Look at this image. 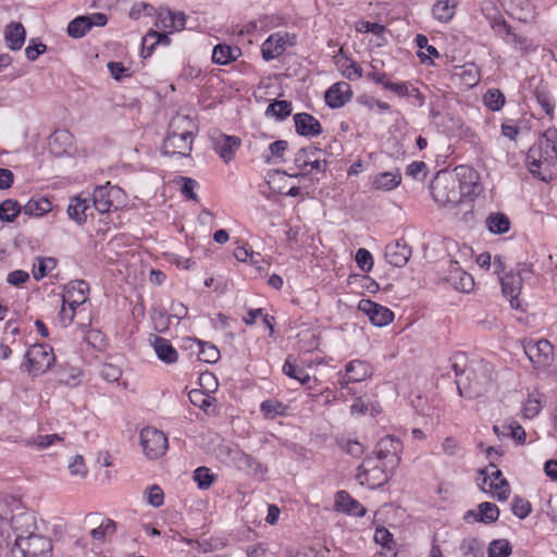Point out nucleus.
Listing matches in <instances>:
<instances>
[{"label": "nucleus", "instance_id": "f257e3e1", "mask_svg": "<svg viewBox=\"0 0 557 557\" xmlns=\"http://www.w3.org/2000/svg\"><path fill=\"white\" fill-rule=\"evenodd\" d=\"M475 178V172L465 165L457 166L453 172L441 171L430 184L432 198L438 206L454 207L474 193Z\"/></svg>", "mask_w": 557, "mask_h": 557}, {"label": "nucleus", "instance_id": "f03ea898", "mask_svg": "<svg viewBox=\"0 0 557 557\" xmlns=\"http://www.w3.org/2000/svg\"><path fill=\"white\" fill-rule=\"evenodd\" d=\"M197 132L198 126L194 119L182 114L173 116L163 141V153L188 157L193 150V141Z\"/></svg>", "mask_w": 557, "mask_h": 557}, {"label": "nucleus", "instance_id": "7ed1b4c3", "mask_svg": "<svg viewBox=\"0 0 557 557\" xmlns=\"http://www.w3.org/2000/svg\"><path fill=\"white\" fill-rule=\"evenodd\" d=\"M557 160V129H546L537 141L529 149L527 154V166L530 173L542 181L546 176L542 170L548 171Z\"/></svg>", "mask_w": 557, "mask_h": 557}, {"label": "nucleus", "instance_id": "20e7f679", "mask_svg": "<svg viewBox=\"0 0 557 557\" xmlns=\"http://www.w3.org/2000/svg\"><path fill=\"white\" fill-rule=\"evenodd\" d=\"M459 395L478 398L484 395L492 385V370L488 363L478 362L470 367L465 377L456 380Z\"/></svg>", "mask_w": 557, "mask_h": 557}, {"label": "nucleus", "instance_id": "39448f33", "mask_svg": "<svg viewBox=\"0 0 557 557\" xmlns=\"http://www.w3.org/2000/svg\"><path fill=\"white\" fill-rule=\"evenodd\" d=\"M294 163L299 172L289 174L292 177L324 174L329 166L326 153L314 146L300 148L295 154Z\"/></svg>", "mask_w": 557, "mask_h": 557}, {"label": "nucleus", "instance_id": "423d86ee", "mask_svg": "<svg viewBox=\"0 0 557 557\" xmlns=\"http://www.w3.org/2000/svg\"><path fill=\"white\" fill-rule=\"evenodd\" d=\"M8 548L10 557H52L51 540L36 533L15 537Z\"/></svg>", "mask_w": 557, "mask_h": 557}, {"label": "nucleus", "instance_id": "0eeeda50", "mask_svg": "<svg viewBox=\"0 0 557 557\" xmlns=\"http://www.w3.org/2000/svg\"><path fill=\"white\" fill-rule=\"evenodd\" d=\"M55 362L53 348L48 344H34L24 355L21 369L36 377L48 372Z\"/></svg>", "mask_w": 557, "mask_h": 557}, {"label": "nucleus", "instance_id": "6e6552de", "mask_svg": "<svg viewBox=\"0 0 557 557\" xmlns=\"http://www.w3.org/2000/svg\"><path fill=\"white\" fill-rule=\"evenodd\" d=\"M394 470L383 466V462L369 457L358 467L356 479L361 485L373 490L387 483Z\"/></svg>", "mask_w": 557, "mask_h": 557}, {"label": "nucleus", "instance_id": "1a4fd4ad", "mask_svg": "<svg viewBox=\"0 0 557 557\" xmlns=\"http://www.w3.org/2000/svg\"><path fill=\"white\" fill-rule=\"evenodd\" d=\"M525 356L535 369H542L550 364L554 358V347L547 339H528L522 342Z\"/></svg>", "mask_w": 557, "mask_h": 557}, {"label": "nucleus", "instance_id": "9d476101", "mask_svg": "<svg viewBox=\"0 0 557 557\" xmlns=\"http://www.w3.org/2000/svg\"><path fill=\"white\" fill-rule=\"evenodd\" d=\"M140 445L148 459H157L163 456L169 447L165 434L152 426L141 430Z\"/></svg>", "mask_w": 557, "mask_h": 557}, {"label": "nucleus", "instance_id": "9b49d317", "mask_svg": "<svg viewBox=\"0 0 557 557\" xmlns=\"http://www.w3.org/2000/svg\"><path fill=\"white\" fill-rule=\"evenodd\" d=\"M523 272L532 273L531 265L527 263H520L518 264L517 271H510L499 278L502 292L504 296L509 299L511 307L515 309L519 308L518 296L520 295L522 288L523 281L521 274Z\"/></svg>", "mask_w": 557, "mask_h": 557}, {"label": "nucleus", "instance_id": "f8f14e48", "mask_svg": "<svg viewBox=\"0 0 557 557\" xmlns=\"http://www.w3.org/2000/svg\"><path fill=\"white\" fill-rule=\"evenodd\" d=\"M401 450V441L393 435H387L376 443V460L383 462V466L389 469H396L400 462Z\"/></svg>", "mask_w": 557, "mask_h": 557}, {"label": "nucleus", "instance_id": "ddd939ff", "mask_svg": "<svg viewBox=\"0 0 557 557\" xmlns=\"http://www.w3.org/2000/svg\"><path fill=\"white\" fill-rule=\"evenodd\" d=\"M358 309L368 315L373 325L379 327L386 326L394 320V312L391 309L370 299H361Z\"/></svg>", "mask_w": 557, "mask_h": 557}, {"label": "nucleus", "instance_id": "4468645a", "mask_svg": "<svg viewBox=\"0 0 557 557\" xmlns=\"http://www.w3.org/2000/svg\"><path fill=\"white\" fill-rule=\"evenodd\" d=\"M294 37L285 33H274L270 35L261 46L262 58L271 61L282 55L286 47L293 45Z\"/></svg>", "mask_w": 557, "mask_h": 557}, {"label": "nucleus", "instance_id": "2eb2a0df", "mask_svg": "<svg viewBox=\"0 0 557 557\" xmlns=\"http://www.w3.org/2000/svg\"><path fill=\"white\" fill-rule=\"evenodd\" d=\"M371 367L368 362L356 359L345 366V375L339 380L342 388H348L349 383L364 381L371 375Z\"/></svg>", "mask_w": 557, "mask_h": 557}, {"label": "nucleus", "instance_id": "dca6fc26", "mask_svg": "<svg viewBox=\"0 0 557 557\" xmlns=\"http://www.w3.org/2000/svg\"><path fill=\"white\" fill-rule=\"evenodd\" d=\"M352 97V90L348 83L338 82L333 84L324 95L325 103L332 109L344 107Z\"/></svg>", "mask_w": 557, "mask_h": 557}, {"label": "nucleus", "instance_id": "f3484780", "mask_svg": "<svg viewBox=\"0 0 557 557\" xmlns=\"http://www.w3.org/2000/svg\"><path fill=\"white\" fill-rule=\"evenodd\" d=\"M293 119L295 131L299 136L312 138L321 135L323 132L319 120L309 113H296Z\"/></svg>", "mask_w": 557, "mask_h": 557}, {"label": "nucleus", "instance_id": "a211bd4d", "mask_svg": "<svg viewBox=\"0 0 557 557\" xmlns=\"http://www.w3.org/2000/svg\"><path fill=\"white\" fill-rule=\"evenodd\" d=\"M240 143V138L237 136L220 134L214 139L213 149L225 163H228L234 159L235 152L239 148Z\"/></svg>", "mask_w": 557, "mask_h": 557}, {"label": "nucleus", "instance_id": "6ab92c4d", "mask_svg": "<svg viewBox=\"0 0 557 557\" xmlns=\"http://www.w3.org/2000/svg\"><path fill=\"white\" fill-rule=\"evenodd\" d=\"M411 256V248L405 240L398 239L385 247L386 261L394 267H404Z\"/></svg>", "mask_w": 557, "mask_h": 557}, {"label": "nucleus", "instance_id": "aec40b11", "mask_svg": "<svg viewBox=\"0 0 557 557\" xmlns=\"http://www.w3.org/2000/svg\"><path fill=\"white\" fill-rule=\"evenodd\" d=\"M335 508L337 511L356 516L363 517L366 515L364 507L355 498H352L346 491H339L335 497Z\"/></svg>", "mask_w": 557, "mask_h": 557}, {"label": "nucleus", "instance_id": "412c9836", "mask_svg": "<svg viewBox=\"0 0 557 557\" xmlns=\"http://www.w3.org/2000/svg\"><path fill=\"white\" fill-rule=\"evenodd\" d=\"M89 286L83 280L72 281L64 287L63 301L85 304L88 299Z\"/></svg>", "mask_w": 557, "mask_h": 557}, {"label": "nucleus", "instance_id": "4be33fe9", "mask_svg": "<svg viewBox=\"0 0 557 557\" xmlns=\"http://www.w3.org/2000/svg\"><path fill=\"white\" fill-rule=\"evenodd\" d=\"M151 346L157 357L164 363H175L178 359L177 350L172 346L169 339L153 335Z\"/></svg>", "mask_w": 557, "mask_h": 557}, {"label": "nucleus", "instance_id": "5701e85b", "mask_svg": "<svg viewBox=\"0 0 557 557\" xmlns=\"http://www.w3.org/2000/svg\"><path fill=\"white\" fill-rule=\"evenodd\" d=\"M26 38V30L22 23L11 22L4 30V41L7 47L13 51L20 50Z\"/></svg>", "mask_w": 557, "mask_h": 557}, {"label": "nucleus", "instance_id": "b1692460", "mask_svg": "<svg viewBox=\"0 0 557 557\" xmlns=\"http://www.w3.org/2000/svg\"><path fill=\"white\" fill-rule=\"evenodd\" d=\"M459 3L460 0H434L432 16L441 23H448L455 16Z\"/></svg>", "mask_w": 557, "mask_h": 557}, {"label": "nucleus", "instance_id": "393cba45", "mask_svg": "<svg viewBox=\"0 0 557 557\" xmlns=\"http://www.w3.org/2000/svg\"><path fill=\"white\" fill-rule=\"evenodd\" d=\"M89 201V197H84L81 194L73 197L67 206L69 216L79 225L84 224L87 220V210L90 208Z\"/></svg>", "mask_w": 557, "mask_h": 557}, {"label": "nucleus", "instance_id": "a878e982", "mask_svg": "<svg viewBox=\"0 0 557 557\" xmlns=\"http://www.w3.org/2000/svg\"><path fill=\"white\" fill-rule=\"evenodd\" d=\"M473 517L475 521L485 524L495 522L499 517L498 507L490 502H483L478 506V511L469 510L466 512L465 519Z\"/></svg>", "mask_w": 557, "mask_h": 557}, {"label": "nucleus", "instance_id": "bb28decb", "mask_svg": "<svg viewBox=\"0 0 557 557\" xmlns=\"http://www.w3.org/2000/svg\"><path fill=\"white\" fill-rule=\"evenodd\" d=\"M73 145V135L67 129H57L49 138V148L57 156L66 153Z\"/></svg>", "mask_w": 557, "mask_h": 557}, {"label": "nucleus", "instance_id": "cd10ccee", "mask_svg": "<svg viewBox=\"0 0 557 557\" xmlns=\"http://www.w3.org/2000/svg\"><path fill=\"white\" fill-rule=\"evenodd\" d=\"M401 183V174L398 169L376 174L373 178V187L377 190H393Z\"/></svg>", "mask_w": 557, "mask_h": 557}, {"label": "nucleus", "instance_id": "c85d7f7f", "mask_svg": "<svg viewBox=\"0 0 557 557\" xmlns=\"http://www.w3.org/2000/svg\"><path fill=\"white\" fill-rule=\"evenodd\" d=\"M188 341L190 342V349H194V346L197 347V355L200 361L206 363H214L220 359V350L213 344L196 338H189Z\"/></svg>", "mask_w": 557, "mask_h": 557}, {"label": "nucleus", "instance_id": "c756f323", "mask_svg": "<svg viewBox=\"0 0 557 557\" xmlns=\"http://www.w3.org/2000/svg\"><path fill=\"white\" fill-rule=\"evenodd\" d=\"M109 185H110V183H107V185L97 186L94 189L92 203H94V208L99 213H107L110 211V209L112 207V200H111V196H110L112 188H110Z\"/></svg>", "mask_w": 557, "mask_h": 557}, {"label": "nucleus", "instance_id": "7c9ffc66", "mask_svg": "<svg viewBox=\"0 0 557 557\" xmlns=\"http://www.w3.org/2000/svg\"><path fill=\"white\" fill-rule=\"evenodd\" d=\"M239 54L240 50L237 47L232 48L231 46L219 44L213 48L212 62L226 65L235 61Z\"/></svg>", "mask_w": 557, "mask_h": 557}, {"label": "nucleus", "instance_id": "2f4dec72", "mask_svg": "<svg viewBox=\"0 0 557 557\" xmlns=\"http://www.w3.org/2000/svg\"><path fill=\"white\" fill-rule=\"evenodd\" d=\"M487 230L493 234H505L510 228L509 218L502 212H492L485 220Z\"/></svg>", "mask_w": 557, "mask_h": 557}, {"label": "nucleus", "instance_id": "473e14b6", "mask_svg": "<svg viewBox=\"0 0 557 557\" xmlns=\"http://www.w3.org/2000/svg\"><path fill=\"white\" fill-rule=\"evenodd\" d=\"M336 65L342 74L349 81H356L362 76L361 66L346 55L338 57L336 59Z\"/></svg>", "mask_w": 557, "mask_h": 557}, {"label": "nucleus", "instance_id": "72a5a7b5", "mask_svg": "<svg viewBox=\"0 0 557 557\" xmlns=\"http://www.w3.org/2000/svg\"><path fill=\"white\" fill-rule=\"evenodd\" d=\"M52 210V203L45 197L32 198L23 207V212L29 216H42Z\"/></svg>", "mask_w": 557, "mask_h": 557}, {"label": "nucleus", "instance_id": "f704fd0d", "mask_svg": "<svg viewBox=\"0 0 557 557\" xmlns=\"http://www.w3.org/2000/svg\"><path fill=\"white\" fill-rule=\"evenodd\" d=\"M260 411L267 419H274L286 414L287 406L276 399H268L261 403Z\"/></svg>", "mask_w": 557, "mask_h": 557}, {"label": "nucleus", "instance_id": "c9c22d12", "mask_svg": "<svg viewBox=\"0 0 557 557\" xmlns=\"http://www.w3.org/2000/svg\"><path fill=\"white\" fill-rule=\"evenodd\" d=\"M82 371L75 367H62L58 370V381L66 386H76L81 383Z\"/></svg>", "mask_w": 557, "mask_h": 557}, {"label": "nucleus", "instance_id": "e433bc0d", "mask_svg": "<svg viewBox=\"0 0 557 557\" xmlns=\"http://www.w3.org/2000/svg\"><path fill=\"white\" fill-rule=\"evenodd\" d=\"M158 21H161L164 27H172L180 30L185 27L186 17L182 12L173 13L168 10L158 14Z\"/></svg>", "mask_w": 557, "mask_h": 557}, {"label": "nucleus", "instance_id": "4c0bfd02", "mask_svg": "<svg viewBox=\"0 0 557 557\" xmlns=\"http://www.w3.org/2000/svg\"><path fill=\"white\" fill-rule=\"evenodd\" d=\"M292 113V102L287 100H274L271 102L265 111L267 115H271L282 121L289 116Z\"/></svg>", "mask_w": 557, "mask_h": 557}, {"label": "nucleus", "instance_id": "58836bf2", "mask_svg": "<svg viewBox=\"0 0 557 557\" xmlns=\"http://www.w3.org/2000/svg\"><path fill=\"white\" fill-rule=\"evenodd\" d=\"M90 30L87 16H77L67 25V34L72 38H82Z\"/></svg>", "mask_w": 557, "mask_h": 557}, {"label": "nucleus", "instance_id": "ea45409f", "mask_svg": "<svg viewBox=\"0 0 557 557\" xmlns=\"http://www.w3.org/2000/svg\"><path fill=\"white\" fill-rule=\"evenodd\" d=\"M21 211L22 207L16 200L5 199L0 203V220L13 222Z\"/></svg>", "mask_w": 557, "mask_h": 557}, {"label": "nucleus", "instance_id": "a19ab883", "mask_svg": "<svg viewBox=\"0 0 557 557\" xmlns=\"http://www.w3.org/2000/svg\"><path fill=\"white\" fill-rule=\"evenodd\" d=\"M450 284L456 289L462 293H469L472 290L474 286V281L471 274L467 273L463 270H457V272H455V276H453V282Z\"/></svg>", "mask_w": 557, "mask_h": 557}, {"label": "nucleus", "instance_id": "79ce46f5", "mask_svg": "<svg viewBox=\"0 0 557 557\" xmlns=\"http://www.w3.org/2000/svg\"><path fill=\"white\" fill-rule=\"evenodd\" d=\"M484 104L492 111H499L505 104V96L499 89H488L483 96Z\"/></svg>", "mask_w": 557, "mask_h": 557}, {"label": "nucleus", "instance_id": "37998d69", "mask_svg": "<svg viewBox=\"0 0 557 557\" xmlns=\"http://www.w3.org/2000/svg\"><path fill=\"white\" fill-rule=\"evenodd\" d=\"M194 481L197 483L199 490H208L215 480V475L211 473L207 467H198L194 471Z\"/></svg>", "mask_w": 557, "mask_h": 557}, {"label": "nucleus", "instance_id": "c03bdc74", "mask_svg": "<svg viewBox=\"0 0 557 557\" xmlns=\"http://www.w3.org/2000/svg\"><path fill=\"white\" fill-rule=\"evenodd\" d=\"M511 550L512 548L508 540H494L488 546V557H508Z\"/></svg>", "mask_w": 557, "mask_h": 557}, {"label": "nucleus", "instance_id": "a18cd8bd", "mask_svg": "<svg viewBox=\"0 0 557 557\" xmlns=\"http://www.w3.org/2000/svg\"><path fill=\"white\" fill-rule=\"evenodd\" d=\"M288 148V143L286 140L280 139L271 143L268 148V153L262 154V158L265 163H271L272 158L283 159L284 153Z\"/></svg>", "mask_w": 557, "mask_h": 557}, {"label": "nucleus", "instance_id": "49530a36", "mask_svg": "<svg viewBox=\"0 0 557 557\" xmlns=\"http://www.w3.org/2000/svg\"><path fill=\"white\" fill-rule=\"evenodd\" d=\"M283 373L300 384H306L310 381V375L302 368L294 366L289 359L285 360L283 364Z\"/></svg>", "mask_w": 557, "mask_h": 557}, {"label": "nucleus", "instance_id": "de8ad7c7", "mask_svg": "<svg viewBox=\"0 0 557 557\" xmlns=\"http://www.w3.org/2000/svg\"><path fill=\"white\" fill-rule=\"evenodd\" d=\"M488 484V492L492 496L500 502L506 500L510 495V486L506 479H500L499 482L491 481Z\"/></svg>", "mask_w": 557, "mask_h": 557}, {"label": "nucleus", "instance_id": "09e8293b", "mask_svg": "<svg viewBox=\"0 0 557 557\" xmlns=\"http://www.w3.org/2000/svg\"><path fill=\"white\" fill-rule=\"evenodd\" d=\"M116 531V523L112 519H106L98 528L90 531V536L95 541H103L107 535H112Z\"/></svg>", "mask_w": 557, "mask_h": 557}, {"label": "nucleus", "instance_id": "8fccbe9b", "mask_svg": "<svg viewBox=\"0 0 557 557\" xmlns=\"http://www.w3.org/2000/svg\"><path fill=\"white\" fill-rule=\"evenodd\" d=\"M450 368L454 370L457 380L465 377L470 368L466 367L467 356L463 352H456L449 359Z\"/></svg>", "mask_w": 557, "mask_h": 557}, {"label": "nucleus", "instance_id": "3c124183", "mask_svg": "<svg viewBox=\"0 0 557 557\" xmlns=\"http://www.w3.org/2000/svg\"><path fill=\"white\" fill-rule=\"evenodd\" d=\"M458 75L462 83L469 88L476 86L480 82L479 70L474 64L463 66Z\"/></svg>", "mask_w": 557, "mask_h": 557}, {"label": "nucleus", "instance_id": "603ef678", "mask_svg": "<svg viewBox=\"0 0 557 557\" xmlns=\"http://www.w3.org/2000/svg\"><path fill=\"white\" fill-rule=\"evenodd\" d=\"M416 44L417 46L422 50V49H425L426 50V53L420 51L418 53L420 60L422 62H425L426 59H430L431 57H436L438 58L440 57V53L438 51L436 50V48L434 46H431L429 45V40H428V37L425 35H422V34H418L416 36Z\"/></svg>", "mask_w": 557, "mask_h": 557}, {"label": "nucleus", "instance_id": "864d4df0", "mask_svg": "<svg viewBox=\"0 0 557 557\" xmlns=\"http://www.w3.org/2000/svg\"><path fill=\"white\" fill-rule=\"evenodd\" d=\"M531 504L525 498L515 496L511 504V510L519 519L527 518L531 512Z\"/></svg>", "mask_w": 557, "mask_h": 557}, {"label": "nucleus", "instance_id": "5fc2aeb1", "mask_svg": "<svg viewBox=\"0 0 557 557\" xmlns=\"http://www.w3.org/2000/svg\"><path fill=\"white\" fill-rule=\"evenodd\" d=\"M356 263L363 272H370L373 268V258L370 251L359 248L356 252Z\"/></svg>", "mask_w": 557, "mask_h": 557}, {"label": "nucleus", "instance_id": "6e6d98bb", "mask_svg": "<svg viewBox=\"0 0 557 557\" xmlns=\"http://www.w3.org/2000/svg\"><path fill=\"white\" fill-rule=\"evenodd\" d=\"M406 174L414 180L422 181L428 174V166L423 161H413L407 166Z\"/></svg>", "mask_w": 557, "mask_h": 557}, {"label": "nucleus", "instance_id": "4d7b16f0", "mask_svg": "<svg viewBox=\"0 0 557 557\" xmlns=\"http://www.w3.org/2000/svg\"><path fill=\"white\" fill-rule=\"evenodd\" d=\"M491 27L505 41L512 30L511 26L502 17L493 18L491 21Z\"/></svg>", "mask_w": 557, "mask_h": 557}, {"label": "nucleus", "instance_id": "13d9d810", "mask_svg": "<svg viewBox=\"0 0 557 557\" xmlns=\"http://www.w3.org/2000/svg\"><path fill=\"white\" fill-rule=\"evenodd\" d=\"M164 494L159 485H152L147 491V503L156 508L163 505Z\"/></svg>", "mask_w": 557, "mask_h": 557}, {"label": "nucleus", "instance_id": "bf43d9fd", "mask_svg": "<svg viewBox=\"0 0 557 557\" xmlns=\"http://www.w3.org/2000/svg\"><path fill=\"white\" fill-rule=\"evenodd\" d=\"M69 470L72 475L85 478L87 475L88 470L84 462L83 456L76 455L75 457H73L72 461L69 463Z\"/></svg>", "mask_w": 557, "mask_h": 557}, {"label": "nucleus", "instance_id": "052dcab7", "mask_svg": "<svg viewBox=\"0 0 557 557\" xmlns=\"http://www.w3.org/2000/svg\"><path fill=\"white\" fill-rule=\"evenodd\" d=\"M47 51V46L42 42H35V39L30 40V44L25 49V55L27 60L35 61L39 55Z\"/></svg>", "mask_w": 557, "mask_h": 557}, {"label": "nucleus", "instance_id": "680f3d73", "mask_svg": "<svg viewBox=\"0 0 557 557\" xmlns=\"http://www.w3.org/2000/svg\"><path fill=\"white\" fill-rule=\"evenodd\" d=\"M188 396L189 400L195 406H198L202 409H206L207 407L211 406L210 396L208 394H205L202 391L193 389Z\"/></svg>", "mask_w": 557, "mask_h": 557}, {"label": "nucleus", "instance_id": "e2e57ef3", "mask_svg": "<svg viewBox=\"0 0 557 557\" xmlns=\"http://www.w3.org/2000/svg\"><path fill=\"white\" fill-rule=\"evenodd\" d=\"M181 181L183 182L182 185V194L190 200H197V195L195 194V188L197 187L198 183L190 177L181 176Z\"/></svg>", "mask_w": 557, "mask_h": 557}, {"label": "nucleus", "instance_id": "0e129e2a", "mask_svg": "<svg viewBox=\"0 0 557 557\" xmlns=\"http://www.w3.org/2000/svg\"><path fill=\"white\" fill-rule=\"evenodd\" d=\"M57 442H63V438L58 434L38 435L33 440V443L39 448H47Z\"/></svg>", "mask_w": 557, "mask_h": 557}, {"label": "nucleus", "instance_id": "69168bd1", "mask_svg": "<svg viewBox=\"0 0 557 557\" xmlns=\"http://www.w3.org/2000/svg\"><path fill=\"white\" fill-rule=\"evenodd\" d=\"M153 12H154V8L151 4L146 3V2H139V3H135L132 7V9L129 11V17L133 20H137L140 17V15L143 13H145L147 15H151Z\"/></svg>", "mask_w": 557, "mask_h": 557}, {"label": "nucleus", "instance_id": "338daca9", "mask_svg": "<svg viewBox=\"0 0 557 557\" xmlns=\"http://www.w3.org/2000/svg\"><path fill=\"white\" fill-rule=\"evenodd\" d=\"M199 384L203 389L211 393L214 392L218 387V381L214 374L211 372L201 373L199 376Z\"/></svg>", "mask_w": 557, "mask_h": 557}, {"label": "nucleus", "instance_id": "774afa93", "mask_svg": "<svg viewBox=\"0 0 557 557\" xmlns=\"http://www.w3.org/2000/svg\"><path fill=\"white\" fill-rule=\"evenodd\" d=\"M542 410V404L536 398H529L523 407L525 418L532 419Z\"/></svg>", "mask_w": 557, "mask_h": 557}]
</instances>
